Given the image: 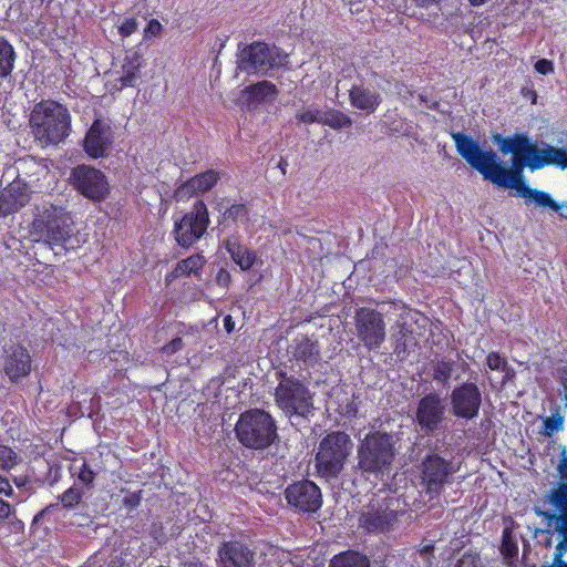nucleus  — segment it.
Segmentation results:
<instances>
[{
	"instance_id": "nucleus-1",
	"label": "nucleus",
	"mask_w": 567,
	"mask_h": 567,
	"mask_svg": "<svg viewBox=\"0 0 567 567\" xmlns=\"http://www.w3.org/2000/svg\"><path fill=\"white\" fill-rule=\"evenodd\" d=\"M457 153L481 173L484 179L494 185L515 192V196L524 198L539 207H549L559 210L560 207L546 192L530 188L524 177L523 168L535 172L546 166L567 168V131L560 132L555 144L534 142L527 133H517L508 137L497 136L499 150L503 154H513V168H506L492 151L482 150L478 142L464 133H453Z\"/></svg>"
},
{
	"instance_id": "nucleus-2",
	"label": "nucleus",
	"mask_w": 567,
	"mask_h": 567,
	"mask_svg": "<svg viewBox=\"0 0 567 567\" xmlns=\"http://www.w3.org/2000/svg\"><path fill=\"white\" fill-rule=\"evenodd\" d=\"M30 236L33 241L48 246L54 255L76 249L82 243L71 214L54 205L39 210L31 224Z\"/></svg>"
},
{
	"instance_id": "nucleus-3",
	"label": "nucleus",
	"mask_w": 567,
	"mask_h": 567,
	"mask_svg": "<svg viewBox=\"0 0 567 567\" xmlns=\"http://www.w3.org/2000/svg\"><path fill=\"white\" fill-rule=\"evenodd\" d=\"M30 127L42 145H56L71 133L72 117L68 107L53 100L37 103L30 113Z\"/></svg>"
},
{
	"instance_id": "nucleus-4",
	"label": "nucleus",
	"mask_w": 567,
	"mask_h": 567,
	"mask_svg": "<svg viewBox=\"0 0 567 567\" xmlns=\"http://www.w3.org/2000/svg\"><path fill=\"white\" fill-rule=\"evenodd\" d=\"M394 458L393 437L385 432L365 435L358 449L359 467L367 473L382 474Z\"/></svg>"
},
{
	"instance_id": "nucleus-5",
	"label": "nucleus",
	"mask_w": 567,
	"mask_h": 567,
	"mask_svg": "<svg viewBox=\"0 0 567 567\" xmlns=\"http://www.w3.org/2000/svg\"><path fill=\"white\" fill-rule=\"evenodd\" d=\"M276 425L270 416L262 410H250L243 413L236 424V434L245 446L262 450L276 439Z\"/></svg>"
},
{
	"instance_id": "nucleus-6",
	"label": "nucleus",
	"mask_w": 567,
	"mask_h": 567,
	"mask_svg": "<svg viewBox=\"0 0 567 567\" xmlns=\"http://www.w3.org/2000/svg\"><path fill=\"white\" fill-rule=\"evenodd\" d=\"M352 450L350 436L344 432H332L323 437L316 454V468L324 478L337 477Z\"/></svg>"
},
{
	"instance_id": "nucleus-7",
	"label": "nucleus",
	"mask_w": 567,
	"mask_h": 567,
	"mask_svg": "<svg viewBox=\"0 0 567 567\" xmlns=\"http://www.w3.org/2000/svg\"><path fill=\"white\" fill-rule=\"evenodd\" d=\"M280 381L275 390V401L288 416H307L313 409L310 390L297 378L280 373Z\"/></svg>"
},
{
	"instance_id": "nucleus-8",
	"label": "nucleus",
	"mask_w": 567,
	"mask_h": 567,
	"mask_svg": "<svg viewBox=\"0 0 567 567\" xmlns=\"http://www.w3.org/2000/svg\"><path fill=\"white\" fill-rule=\"evenodd\" d=\"M288 63V54L277 47L255 42L238 54L237 68L248 74L267 73Z\"/></svg>"
},
{
	"instance_id": "nucleus-9",
	"label": "nucleus",
	"mask_w": 567,
	"mask_h": 567,
	"mask_svg": "<svg viewBox=\"0 0 567 567\" xmlns=\"http://www.w3.org/2000/svg\"><path fill=\"white\" fill-rule=\"evenodd\" d=\"M354 327L358 339L369 351L381 348L386 337L383 315L374 309L361 307L354 315Z\"/></svg>"
},
{
	"instance_id": "nucleus-10",
	"label": "nucleus",
	"mask_w": 567,
	"mask_h": 567,
	"mask_svg": "<svg viewBox=\"0 0 567 567\" xmlns=\"http://www.w3.org/2000/svg\"><path fill=\"white\" fill-rule=\"evenodd\" d=\"M209 215L206 204L196 200L190 212L175 220L174 235L183 247H189L199 240L209 226Z\"/></svg>"
},
{
	"instance_id": "nucleus-11",
	"label": "nucleus",
	"mask_w": 567,
	"mask_h": 567,
	"mask_svg": "<svg viewBox=\"0 0 567 567\" xmlns=\"http://www.w3.org/2000/svg\"><path fill=\"white\" fill-rule=\"evenodd\" d=\"M73 187L84 197L101 200L109 194V184L105 175L91 166L79 165L71 172Z\"/></svg>"
},
{
	"instance_id": "nucleus-12",
	"label": "nucleus",
	"mask_w": 567,
	"mask_h": 567,
	"mask_svg": "<svg viewBox=\"0 0 567 567\" xmlns=\"http://www.w3.org/2000/svg\"><path fill=\"white\" fill-rule=\"evenodd\" d=\"M458 467L452 462L444 460L437 454L426 456L422 463V484L425 492L431 496L441 493L449 477L453 475Z\"/></svg>"
},
{
	"instance_id": "nucleus-13",
	"label": "nucleus",
	"mask_w": 567,
	"mask_h": 567,
	"mask_svg": "<svg viewBox=\"0 0 567 567\" xmlns=\"http://www.w3.org/2000/svg\"><path fill=\"white\" fill-rule=\"evenodd\" d=\"M481 405L482 392L475 383H463L451 393L452 413L457 419L470 421L477 417Z\"/></svg>"
},
{
	"instance_id": "nucleus-14",
	"label": "nucleus",
	"mask_w": 567,
	"mask_h": 567,
	"mask_svg": "<svg viewBox=\"0 0 567 567\" xmlns=\"http://www.w3.org/2000/svg\"><path fill=\"white\" fill-rule=\"evenodd\" d=\"M115 138L114 130L106 120H95L87 130L83 148L89 157L97 159L109 155Z\"/></svg>"
},
{
	"instance_id": "nucleus-15",
	"label": "nucleus",
	"mask_w": 567,
	"mask_h": 567,
	"mask_svg": "<svg viewBox=\"0 0 567 567\" xmlns=\"http://www.w3.org/2000/svg\"><path fill=\"white\" fill-rule=\"evenodd\" d=\"M285 496L291 507L302 513H315L322 505L320 488L307 480L289 485Z\"/></svg>"
},
{
	"instance_id": "nucleus-16",
	"label": "nucleus",
	"mask_w": 567,
	"mask_h": 567,
	"mask_svg": "<svg viewBox=\"0 0 567 567\" xmlns=\"http://www.w3.org/2000/svg\"><path fill=\"white\" fill-rule=\"evenodd\" d=\"M44 0H21L22 23L25 31L34 37L42 38L49 35L55 25V21L48 13H39Z\"/></svg>"
},
{
	"instance_id": "nucleus-17",
	"label": "nucleus",
	"mask_w": 567,
	"mask_h": 567,
	"mask_svg": "<svg viewBox=\"0 0 567 567\" xmlns=\"http://www.w3.org/2000/svg\"><path fill=\"white\" fill-rule=\"evenodd\" d=\"M445 406L441 398L431 393L422 398L416 410V420L422 430L433 432L444 420Z\"/></svg>"
},
{
	"instance_id": "nucleus-18",
	"label": "nucleus",
	"mask_w": 567,
	"mask_h": 567,
	"mask_svg": "<svg viewBox=\"0 0 567 567\" xmlns=\"http://www.w3.org/2000/svg\"><path fill=\"white\" fill-rule=\"evenodd\" d=\"M174 330L175 336L172 340L159 349L161 358L166 361L171 360L174 354L182 351L187 344H197L200 339V330L195 326L178 322L174 326Z\"/></svg>"
},
{
	"instance_id": "nucleus-19",
	"label": "nucleus",
	"mask_w": 567,
	"mask_h": 567,
	"mask_svg": "<svg viewBox=\"0 0 567 567\" xmlns=\"http://www.w3.org/2000/svg\"><path fill=\"white\" fill-rule=\"evenodd\" d=\"M254 551L239 542L224 543L218 551L219 567H254Z\"/></svg>"
},
{
	"instance_id": "nucleus-20",
	"label": "nucleus",
	"mask_w": 567,
	"mask_h": 567,
	"mask_svg": "<svg viewBox=\"0 0 567 567\" xmlns=\"http://www.w3.org/2000/svg\"><path fill=\"white\" fill-rule=\"evenodd\" d=\"M219 181V173L213 169L198 174L179 185L175 190L177 200H188L190 197L212 189Z\"/></svg>"
},
{
	"instance_id": "nucleus-21",
	"label": "nucleus",
	"mask_w": 567,
	"mask_h": 567,
	"mask_svg": "<svg viewBox=\"0 0 567 567\" xmlns=\"http://www.w3.org/2000/svg\"><path fill=\"white\" fill-rule=\"evenodd\" d=\"M29 200V188L20 182H13L0 193V215L4 217L16 213Z\"/></svg>"
},
{
	"instance_id": "nucleus-22",
	"label": "nucleus",
	"mask_w": 567,
	"mask_h": 567,
	"mask_svg": "<svg viewBox=\"0 0 567 567\" xmlns=\"http://www.w3.org/2000/svg\"><path fill=\"white\" fill-rule=\"evenodd\" d=\"M349 99L354 109L368 114L373 113L382 101L378 90L363 82L355 83L351 86L349 90Z\"/></svg>"
},
{
	"instance_id": "nucleus-23",
	"label": "nucleus",
	"mask_w": 567,
	"mask_h": 567,
	"mask_svg": "<svg viewBox=\"0 0 567 567\" xmlns=\"http://www.w3.org/2000/svg\"><path fill=\"white\" fill-rule=\"evenodd\" d=\"M396 520V514L388 505L371 507L360 517V524L368 532H385Z\"/></svg>"
},
{
	"instance_id": "nucleus-24",
	"label": "nucleus",
	"mask_w": 567,
	"mask_h": 567,
	"mask_svg": "<svg viewBox=\"0 0 567 567\" xmlns=\"http://www.w3.org/2000/svg\"><path fill=\"white\" fill-rule=\"evenodd\" d=\"M4 371L12 381L27 377L31 371V358L27 349L13 348L6 359Z\"/></svg>"
},
{
	"instance_id": "nucleus-25",
	"label": "nucleus",
	"mask_w": 567,
	"mask_h": 567,
	"mask_svg": "<svg viewBox=\"0 0 567 567\" xmlns=\"http://www.w3.org/2000/svg\"><path fill=\"white\" fill-rule=\"evenodd\" d=\"M143 55L137 51L127 53L121 65V70L117 72V81L121 83V87L135 86L141 78V69L143 66Z\"/></svg>"
},
{
	"instance_id": "nucleus-26",
	"label": "nucleus",
	"mask_w": 567,
	"mask_h": 567,
	"mask_svg": "<svg viewBox=\"0 0 567 567\" xmlns=\"http://www.w3.org/2000/svg\"><path fill=\"white\" fill-rule=\"evenodd\" d=\"M514 528L515 522L512 518L505 519V527L502 533L501 554L504 564L508 567H516L519 556L518 540L514 534Z\"/></svg>"
},
{
	"instance_id": "nucleus-27",
	"label": "nucleus",
	"mask_w": 567,
	"mask_h": 567,
	"mask_svg": "<svg viewBox=\"0 0 567 567\" xmlns=\"http://www.w3.org/2000/svg\"><path fill=\"white\" fill-rule=\"evenodd\" d=\"M278 90L269 81H260L254 85L247 86L241 92V97L248 104L271 102L276 99Z\"/></svg>"
},
{
	"instance_id": "nucleus-28",
	"label": "nucleus",
	"mask_w": 567,
	"mask_h": 567,
	"mask_svg": "<svg viewBox=\"0 0 567 567\" xmlns=\"http://www.w3.org/2000/svg\"><path fill=\"white\" fill-rule=\"evenodd\" d=\"M225 248L230 255L231 259L241 270H249L256 260V254L248 248L240 245L237 237H230L225 241Z\"/></svg>"
},
{
	"instance_id": "nucleus-29",
	"label": "nucleus",
	"mask_w": 567,
	"mask_h": 567,
	"mask_svg": "<svg viewBox=\"0 0 567 567\" xmlns=\"http://www.w3.org/2000/svg\"><path fill=\"white\" fill-rule=\"evenodd\" d=\"M329 567H370V561L365 556L348 550L336 555Z\"/></svg>"
},
{
	"instance_id": "nucleus-30",
	"label": "nucleus",
	"mask_w": 567,
	"mask_h": 567,
	"mask_svg": "<svg viewBox=\"0 0 567 567\" xmlns=\"http://www.w3.org/2000/svg\"><path fill=\"white\" fill-rule=\"evenodd\" d=\"M204 257L200 255H193L186 259L179 261L175 270L171 274L172 277H178L182 275H197L204 266Z\"/></svg>"
},
{
	"instance_id": "nucleus-31",
	"label": "nucleus",
	"mask_w": 567,
	"mask_h": 567,
	"mask_svg": "<svg viewBox=\"0 0 567 567\" xmlns=\"http://www.w3.org/2000/svg\"><path fill=\"white\" fill-rule=\"evenodd\" d=\"M14 59L13 47L3 38H0V76L4 78L12 72Z\"/></svg>"
},
{
	"instance_id": "nucleus-32",
	"label": "nucleus",
	"mask_w": 567,
	"mask_h": 567,
	"mask_svg": "<svg viewBox=\"0 0 567 567\" xmlns=\"http://www.w3.org/2000/svg\"><path fill=\"white\" fill-rule=\"evenodd\" d=\"M225 219H230L238 226H243L246 230H250V216L248 208L243 204L231 205L224 214Z\"/></svg>"
},
{
	"instance_id": "nucleus-33",
	"label": "nucleus",
	"mask_w": 567,
	"mask_h": 567,
	"mask_svg": "<svg viewBox=\"0 0 567 567\" xmlns=\"http://www.w3.org/2000/svg\"><path fill=\"white\" fill-rule=\"evenodd\" d=\"M72 475L76 477L75 484L80 483L83 486H91L95 480L96 473L92 470V467L84 461L78 467L73 465L71 467Z\"/></svg>"
},
{
	"instance_id": "nucleus-34",
	"label": "nucleus",
	"mask_w": 567,
	"mask_h": 567,
	"mask_svg": "<svg viewBox=\"0 0 567 567\" xmlns=\"http://www.w3.org/2000/svg\"><path fill=\"white\" fill-rule=\"evenodd\" d=\"M549 502L560 512L567 514V481L561 482L549 493Z\"/></svg>"
},
{
	"instance_id": "nucleus-35",
	"label": "nucleus",
	"mask_w": 567,
	"mask_h": 567,
	"mask_svg": "<svg viewBox=\"0 0 567 567\" xmlns=\"http://www.w3.org/2000/svg\"><path fill=\"white\" fill-rule=\"evenodd\" d=\"M321 123L331 128L339 130L349 127L352 124L351 118L341 112L322 113Z\"/></svg>"
},
{
	"instance_id": "nucleus-36",
	"label": "nucleus",
	"mask_w": 567,
	"mask_h": 567,
	"mask_svg": "<svg viewBox=\"0 0 567 567\" xmlns=\"http://www.w3.org/2000/svg\"><path fill=\"white\" fill-rule=\"evenodd\" d=\"M83 495V489L74 484L60 496V501L64 507L72 508L81 502Z\"/></svg>"
},
{
	"instance_id": "nucleus-37",
	"label": "nucleus",
	"mask_w": 567,
	"mask_h": 567,
	"mask_svg": "<svg viewBox=\"0 0 567 567\" xmlns=\"http://www.w3.org/2000/svg\"><path fill=\"white\" fill-rule=\"evenodd\" d=\"M567 553V538H560L555 547L554 558L550 564L544 565V567H567V561L563 559Z\"/></svg>"
},
{
	"instance_id": "nucleus-38",
	"label": "nucleus",
	"mask_w": 567,
	"mask_h": 567,
	"mask_svg": "<svg viewBox=\"0 0 567 567\" xmlns=\"http://www.w3.org/2000/svg\"><path fill=\"white\" fill-rule=\"evenodd\" d=\"M17 464V454L7 446L0 445V468L10 470Z\"/></svg>"
},
{
	"instance_id": "nucleus-39",
	"label": "nucleus",
	"mask_w": 567,
	"mask_h": 567,
	"mask_svg": "<svg viewBox=\"0 0 567 567\" xmlns=\"http://www.w3.org/2000/svg\"><path fill=\"white\" fill-rule=\"evenodd\" d=\"M487 367L495 371H506L508 364L506 358L498 352H491L486 358Z\"/></svg>"
},
{
	"instance_id": "nucleus-40",
	"label": "nucleus",
	"mask_w": 567,
	"mask_h": 567,
	"mask_svg": "<svg viewBox=\"0 0 567 567\" xmlns=\"http://www.w3.org/2000/svg\"><path fill=\"white\" fill-rule=\"evenodd\" d=\"M564 417L559 414L547 417L544 421V429L547 435H551L563 430Z\"/></svg>"
},
{
	"instance_id": "nucleus-41",
	"label": "nucleus",
	"mask_w": 567,
	"mask_h": 567,
	"mask_svg": "<svg viewBox=\"0 0 567 567\" xmlns=\"http://www.w3.org/2000/svg\"><path fill=\"white\" fill-rule=\"evenodd\" d=\"M297 118L306 124L321 123L322 113L318 110L308 109L297 114Z\"/></svg>"
},
{
	"instance_id": "nucleus-42",
	"label": "nucleus",
	"mask_w": 567,
	"mask_h": 567,
	"mask_svg": "<svg viewBox=\"0 0 567 567\" xmlns=\"http://www.w3.org/2000/svg\"><path fill=\"white\" fill-rule=\"evenodd\" d=\"M137 25L134 18H126L118 24V33L122 38H127L137 30Z\"/></svg>"
},
{
	"instance_id": "nucleus-43",
	"label": "nucleus",
	"mask_w": 567,
	"mask_h": 567,
	"mask_svg": "<svg viewBox=\"0 0 567 567\" xmlns=\"http://www.w3.org/2000/svg\"><path fill=\"white\" fill-rule=\"evenodd\" d=\"M560 452V458L557 464V472L560 476L561 482L567 481V447L565 445H558Z\"/></svg>"
},
{
	"instance_id": "nucleus-44",
	"label": "nucleus",
	"mask_w": 567,
	"mask_h": 567,
	"mask_svg": "<svg viewBox=\"0 0 567 567\" xmlns=\"http://www.w3.org/2000/svg\"><path fill=\"white\" fill-rule=\"evenodd\" d=\"M313 344L309 342V340H303L299 343L295 355L298 359L307 360L313 355Z\"/></svg>"
},
{
	"instance_id": "nucleus-45",
	"label": "nucleus",
	"mask_w": 567,
	"mask_h": 567,
	"mask_svg": "<svg viewBox=\"0 0 567 567\" xmlns=\"http://www.w3.org/2000/svg\"><path fill=\"white\" fill-rule=\"evenodd\" d=\"M163 27L159 21L152 19L144 29V39L156 38L162 33Z\"/></svg>"
},
{
	"instance_id": "nucleus-46",
	"label": "nucleus",
	"mask_w": 567,
	"mask_h": 567,
	"mask_svg": "<svg viewBox=\"0 0 567 567\" xmlns=\"http://www.w3.org/2000/svg\"><path fill=\"white\" fill-rule=\"evenodd\" d=\"M456 567H483L481 558L474 554H465L458 560Z\"/></svg>"
},
{
	"instance_id": "nucleus-47",
	"label": "nucleus",
	"mask_w": 567,
	"mask_h": 567,
	"mask_svg": "<svg viewBox=\"0 0 567 567\" xmlns=\"http://www.w3.org/2000/svg\"><path fill=\"white\" fill-rule=\"evenodd\" d=\"M141 503V492L130 493L123 498V506L127 511L135 509Z\"/></svg>"
},
{
	"instance_id": "nucleus-48",
	"label": "nucleus",
	"mask_w": 567,
	"mask_h": 567,
	"mask_svg": "<svg viewBox=\"0 0 567 567\" xmlns=\"http://www.w3.org/2000/svg\"><path fill=\"white\" fill-rule=\"evenodd\" d=\"M556 518L555 529L561 538H567V514H561Z\"/></svg>"
},
{
	"instance_id": "nucleus-49",
	"label": "nucleus",
	"mask_w": 567,
	"mask_h": 567,
	"mask_svg": "<svg viewBox=\"0 0 567 567\" xmlns=\"http://www.w3.org/2000/svg\"><path fill=\"white\" fill-rule=\"evenodd\" d=\"M535 70L540 73V74H549L553 72L554 68H553V64L550 61L546 60V59H542V60H538L536 63H535Z\"/></svg>"
},
{
	"instance_id": "nucleus-50",
	"label": "nucleus",
	"mask_w": 567,
	"mask_h": 567,
	"mask_svg": "<svg viewBox=\"0 0 567 567\" xmlns=\"http://www.w3.org/2000/svg\"><path fill=\"white\" fill-rule=\"evenodd\" d=\"M451 368L444 363L441 362L437 364L434 373V379L436 380H445L450 377Z\"/></svg>"
},
{
	"instance_id": "nucleus-51",
	"label": "nucleus",
	"mask_w": 567,
	"mask_h": 567,
	"mask_svg": "<svg viewBox=\"0 0 567 567\" xmlns=\"http://www.w3.org/2000/svg\"><path fill=\"white\" fill-rule=\"evenodd\" d=\"M520 93L523 97L529 100L532 104L537 103V93L530 85L523 86Z\"/></svg>"
},
{
	"instance_id": "nucleus-52",
	"label": "nucleus",
	"mask_w": 567,
	"mask_h": 567,
	"mask_svg": "<svg viewBox=\"0 0 567 567\" xmlns=\"http://www.w3.org/2000/svg\"><path fill=\"white\" fill-rule=\"evenodd\" d=\"M13 492L9 481L0 475V495L10 496Z\"/></svg>"
},
{
	"instance_id": "nucleus-53",
	"label": "nucleus",
	"mask_w": 567,
	"mask_h": 567,
	"mask_svg": "<svg viewBox=\"0 0 567 567\" xmlns=\"http://www.w3.org/2000/svg\"><path fill=\"white\" fill-rule=\"evenodd\" d=\"M433 545H424L419 554L420 556L423 558V560H425L427 564H431V557H432V554H433Z\"/></svg>"
},
{
	"instance_id": "nucleus-54",
	"label": "nucleus",
	"mask_w": 567,
	"mask_h": 567,
	"mask_svg": "<svg viewBox=\"0 0 567 567\" xmlns=\"http://www.w3.org/2000/svg\"><path fill=\"white\" fill-rule=\"evenodd\" d=\"M11 515V505L0 498V519L9 518Z\"/></svg>"
},
{
	"instance_id": "nucleus-55",
	"label": "nucleus",
	"mask_w": 567,
	"mask_h": 567,
	"mask_svg": "<svg viewBox=\"0 0 567 567\" xmlns=\"http://www.w3.org/2000/svg\"><path fill=\"white\" fill-rule=\"evenodd\" d=\"M216 279L219 285L225 287L228 285L230 276L226 270L221 269L218 271Z\"/></svg>"
},
{
	"instance_id": "nucleus-56",
	"label": "nucleus",
	"mask_w": 567,
	"mask_h": 567,
	"mask_svg": "<svg viewBox=\"0 0 567 567\" xmlns=\"http://www.w3.org/2000/svg\"><path fill=\"white\" fill-rule=\"evenodd\" d=\"M225 330L230 333L235 329V321L233 320L231 316H226L223 320Z\"/></svg>"
},
{
	"instance_id": "nucleus-57",
	"label": "nucleus",
	"mask_w": 567,
	"mask_h": 567,
	"mask_svg": "<svg viewBox=\"0 0 567 567\" xmlns=\"http://www.w3.org/2000/svg\"><path fill=\"white\" fill-rule=\"evenodd\" d=\"M393 306L396 308V309H401L402 312H401V318L404 319V318H409V317H412L414 313L411 309H408L405 308L403 305H399V303H393Z\"/></svg>"
},
{
	"instance_id": "nucleus-58",
	"label": "nucleus",
	"mask_w": 567,
	"mask_h": 567,
	"mask_svg": "<svg viewBox=\"0 0 567 567\" xmlns=\"http://www.w3.org/2000/svg\"><path fill=\"white\" fill-rule=\"evenodd\" d=\"M417 6L429 8L433 4H439L442 0H414Z\"/></svg>"
},
{
	"instance_id": "nucleus-59",
	"label": "nucleus",
	"mask_w": 567,
	"mask_h": 567,
	"mask_svg": "<svg viewBox=\"0 0 567 567\" xmlns=\"http://www.w3.org/2000/svg\"><path fill=\"white\" fill-rule=\"evenodd\" d=\"M184 567H205V566L198 561H188V563L184 564Z\"/></svg>"
},
{
	"instance_id": "nucleus-60",
	"label": "nucleus",
	"mask_w": 567,
	"mask_h": 567,
	"mask_svg": "<svg viewBox=\"0 0 567 567\" xmlns=\"http://www.w3.org/2000/svg\"><path fill=\"white\" fill-rule=\"evenodd\" d=\"M523 556L525 557L527 554V550L529 549V544L523 539Z\"/></svg>"
},
{
	"instance_id": "nucleus-61",
	"label": "nucleus",
	"mask_w": 567,
	"mask_h": 567,
	"mask_svg": "<svg viewBox=\"0 0 567 567\" xmlns=\"http://www.w3.org/2000/svg\"><path fill=\"white\" fill-rule=\"evenodd\" d=\"M486 0H470L471 4L473 6H481L485 2Z\"/></svg>"
},
{
	"instance_id": "nucleus-62",
	"label": "nucleus",
	"mask_w": 567,
	"mask_h": 567,
	"mask_svg": "<svg viewBox=\"0 0 567 567\" xmlns=\"http://www.w3.org/2000/svg\"><path fill=\"white\" fill-rule=\"evenodd\" d=\"M536 513L539 515V516H545V517H549V515L546 513V512H543V511H536ZM555 516L554 515H550V518H554Z\"/></svg>"
},
{
	"instance_id": "nucleus-63",
	"label": "nucleus",
	"mask_w": 567,
	"mask_h": 567,
	"mask_svg": "<svg viewBox=\"0 0 567 567\" xmlns=\"http://www.w3.org/2000/svg\"><path fill=\"white\" fill-rule=\"evenodd\" d=\"M404 324L405 323L402 324L401 330H400V333L402 334V337H404L405 332H408V330L404 328Z\"/></svg>"
},
{
	"instance_id": "nucleus-64",
	"label": "nucleus",
	"mask_w": 567,
	"mask_h": 567,
	"mask_svg": "<svg viewBox=\"0 0 567 567\" xmlns=\"http://www.w3.org/2000/svg\"><path fill=\"white\" fill-rule=\"evenodd\" d=\"M566 382H567V379H566V380H565V382H564V385H565V388H566V391H565V401H566V405H567V384H566Z\"/></svg>"
}]
</instances>
